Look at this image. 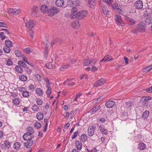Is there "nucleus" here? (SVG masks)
Instances as JSON below:
<instances>
[{
    "mask_svg": "<svg viewBox=\"0 0 152 152\" xmlns=\"http://www.w3.org/2000/svg\"><path fill=\"white\" fill-rule=\"evenodd\" d=\"M49 9V7L44 5L42 6L40 8L41 11L44 13H48Z\"/></svg>",
    "mask_w": 152,
    "mask_h": 152,
    "instance_id": "ddd939ff",
    "label": "nucleus"
},
{
    "mask_svg": "<svg viewBox=\"0 0 152 152\" xmlns=\"http://www.w3.org/2000/svg\"><path fill=\"white\" fill-rule=\"evenodd\" d=\"M15 54L17 57H20L22 55V53L21 51L19 50H16L15 51Z\"/></svg>",
    "mask_w": 152,
    "mask_h": 152,
    "instance_id": "a18cd8bd",
    "label": "nucleus"
},
{
    "mask_svg": "<svg viewBox=\"0 0 152 152\" xmlns=\"http://www.w3.org/2000/svg\"><path fill=\"white\" fill-rule=\"evenodd\" d=\"M67 66H66V65H63L60 68V69L61 70L64 71L65 70V69H67Z\"/></svg>",
    "mask_w": 152,
    "mask_h": 152,
    "instance_id": "052dcab7",
    "label": "nucleus"
},
{
    "mask_svg": "<svg viewBox=\"0 0 152 152\" xmlns=\"http://www.w3.org/2000/svg\"><path fill=\"white\" fill-rule=\"evenodd\" d=\"M88 132L89 136H92L94 132V128L92 126L89 127L88 129Z\"/></svg>",
    "mask_w": 152,
    "mask_h": 152,
    "instance_id": "dca6fc26",
    "label": "nucleus"
},
{
    "mask_svg": "<svg viewBox=\"0 0 152 152\" xmlns=\"http://www.w3.org/2000/svg\"><path fill=\"white\" fill-rule=\"evenodd\" d=\"M100 107L99 106L97 105L93 107L91 109L89 110L88 113H91V112H95L97 110H99Z\"/></svg>",
    "mask_w": 152,
    "mask_h": 152,
    "instance_id": "393cba45",
    "label": "nucleus"
},
{
    "mask_svg": "<svg viewBox=\"0 0 152 152\" xmlns=\"http://www.w3.org/2000/svg\"><path fill=\"white\" fill-rule=\"evenodd\" d=\"M36 117L37 119L39 120H41L43 118V114L42 113H38L37 114Z\"/></svg>",
    "mask_w": 152,
    "mask_h": 152,
    "instance_id": "c756f323",
    "label": "nucleus"
},
{
    "mask_svg": "<svg viewBox=\"0 0 152 152\" xmlns=\"http://www.w3.org/2000/svg\"><path fill=\"white\" fill-rule=\"evenodd\" d=\"M138 148L140 150H143L146 147V145L143 143H140L138 144Z\"/></svg>",
    "mask_w": 152,
    "mask_h": 152,
    "instance_id": "bb28decb",
    "label": "nucleus"
},
{
    "mask_svg": "<svg viewBox=\"0 0 152 152\" xmlns=\"http://www.w3.org/2000/svg\"><path fill=\"white\" fill-rule=\"evenodd\" d=\"M71 25L75 28H77L80 26V24L78 21H75L72 23Z\"/></svg>",
    "mask_w": 152,
    "mask_h": 152,
    "instance_id": "6ab92c4d",
    "label": "nucleus"
},
{
    "mask_svg": "<svg viewBox=\"0 0 152 152\" xmlns=\"http://www.w3.org/2000/svg\"><path fill=\"white\" fill-rule=\"evenodd\" d=\"M34 35V33L33 31L32 30H30V37L31 38H33V37Z\"/></svg>",
    "mask_w": 152,
    "mask_h": 152,
    "instance_id": "0e129e2a",
    "label": "nucleus"
},
{
    "mask_svg": "<svg viewBox=\"0 0 152 152\" xmlns=\"http://www.w3.org/2000/svg\"><path fill=\"white\" fill-rule=\"evenodd\" d=\"M18 63L19 65L22 67H25L26 65L25 63L22 61H18Z\"/></svg>",
    "mask_w": 152,
    "mask_h": 152,
    "instance_id": "49530a36",
    "label": "nucleus"
},
{
    "mask_svg": "<svg viewBox=\"0 0 152 152\" xmlns=\"http://www.w3.org/2000/svg\"><path fill=\"white\" fill-rule=\"evenodd\" d=\"M77 8L75 7H74L72 8L71 12H73L74 13H75L77 15Z\"/></svg>",
    "mask_w": 152,
    "mask_h": 152,
    "instance_id": "4d7b16f0",
    "label": "nucleus"
},
{
    "mask_svg": "<svg viewBox=\"0 0 152 152\" xmlns=\"http://www.w3.org/2000/svg\"><path fill=\"white\" fill-rule=\"evenodd\" d=\"M5 45L6 46L10 48L13 46L12 42L9 39H7L5 41Z\"/></svg>",
    "mask_w": 152,
    "mask_h": 152,
    "instance_id": "5701e85b",
    "label": "nucleus"
},
{
    "mask_svg": "<svg viewBox=\"0 0 152 152\" xmlns=\"http://www.w3.org/2000/svg\"><path fill=\"white\" fill-rule=\"evenodd\" d=\"M15 69L16 71L18 73H22L23 72V69L20 66H16Z\"/></svg>",
    "mask_w": 152,
    "mask_h": 152,
    "instance_id": "e433bc0d",
    "label": "nucleus"
},
{
    "mask_svg": "<svg viewBox=\"0 0 152 152\" xmlns=\"http://www.w3.org/2000/svg\"><path fill=\"white\" fill-rule=\"evenodd\" d=\"M74 2L75 3H74V1H73V4H74L75 6H78L80 5L79 2L78 1L76 0L75 1H74Z\"/></svg>",
    "mask_w": 152,
    "mask_h": 152,
    "instance_id": "13d9d810",
    "label": "nucleus"
},
{
    "mask_svg": "<svg viewBox=\"0 0 152 152\" xmlns=\"http://www.w3.org/2000/svg\"><path fill=\"white\" fill-rule=\"evenodd\" d=\"M4 144L5 145V147L7 149H9L11 147L10 143L7 140L4 141Z\"/></svg>",
    "mask_w": 152,
    "mask_h": 152,
    "instance_id": "58836bf2",
    "label": "nucleus"
},
{
    "mask_svg": "<svg viewBox=\"0 0 152 152\" xmlns=\"http://www.w3.org/2000/svg\"><path fill=\"white\" fill-rule=\"evenodd\" d=\"M88 14L87 11L83 10L80 11L77 13V16H78L79 19H81L83 17H86Z\"/></svg>",
    "mask_w": 152,
    "mask_h": 152,
    "instance_id": "9b49d317",
    "label": "nucleus"
},
{
    "mask_svg": "<svg viewBox=\"0 0 152 152\" xmlns=\"http://www.w3.org/2000/svg\"><path fill=\"white\" fill-rule=\"evenodd\" d=\"M115 20L117 25L121 26H124L125 23L120 15H115Z\"/></svg>",
    "mask_w": 152,
    "mask_h": 152,
    "instance_id": "f03ea898",
    "label": "nucleus"
},
{
    "mask_svg": "<svg viewBox=\"0 0 152 152\" xmlns=\"http://www.w3.org/2000/svg\"><path fill=\"white\" fill-rule=\"evenodd\" d=\"M36 101L38 105H41L43 103L42 100L40 98H37L36 99Z\"/></svg>",
    "mask_w": 152,
    "mask_h": 152,
    "instance_id": "a19ab883",
    "label": "nucleus"
},
{
    "mask_svg": "<svg viewBox=\"0 0 152 152\" xmlns=\"http://www.w3.org/2000/svg\"><path fill=\"white\" fill-rule=\"evenodd\" d=\"M27 132L26 133L33 135V134L34 133V131L33 127L29 126L27 128Z\"/></svg>",
    "mask_w": 152,
    "mask_h": 152,
    "instance_id": "aec40b11",
    "label": "nucleus"
},
{
    "mask_svg": "<svg viewBox=\"0 0 152 152\" xmlns=\"http://www.w3.org/2000/svg\"><path fill=\"white\" fill-rule=\"evenodd\" d=\"M33 143V142L32 140H29L27 142L24 143V145L26 147V148H28L32 145Z\"/></svg>",
    "mask_w": 152,
    "mask_h": 152,
    "instance_id": "2f4dec72",
    "label": "nucleus"
},
{
    "mask_svg": "<svg viewBox=\"0 0 152 152\" xmlns=\"http://www.w3.org/2000/svg\"><path fill=\"white\" fill-rule=\"evenodd\" d=\"M80 140L83 142H85L86 141L87 139V137L86 135L84 134H83L80 136Z\"/></svg>",
    "mask_w": 152,
    "mask_h": 152,
    "instance_id": "f704fd0d",
    "label": "nucleus"
},
{
    "mask_svg": "<svg viewBox=\"0 0 152 152\" xmlns=\"http://www.w3.org/2000/svg\"><path fill=\"white\" fill-rule=\"evenodd\" d=\"M22 95L24 97H27L29 96V92L27 91H25L23 92Z\"/></svg>",
    "mask_w": 152,
    "mask_h": 152,
    "instance_id": "de8ad7c7",
    "label": "nucleus"
},
{
    "mask_svg": "<svg viewBox=\"0 0 152 152\" xmlns=\"http://www.w3.org/2000/svg\"><path fill=\"white\" fill-rule=\"evenodd\" d=\"M46 67L48 69H50L53 67V64L51 62L46 64L45 65Z\"/></svg>",
    "mask_w": 152,
    "mask_h": 152,
    "instance_id": "c03bdc74",
    "label": "nucleus"
},
{
    "mask_svg": "<svg viewBox=\"0 0 152 152\" xmlns=\"http://www.w3.org/2000/svg\"><path fill=\"white\" fill-rule=\"evenodd\" d=\"M35 91L36 94L38 95V96H40L42 95L43 91L41 89L37 88L36 89Z\"/></svg>",
    "mask_w": 152,
    "mask_h": 152,
    "instance_id": "cd10ccee",
    "label": "nucleus"
},
{
    "mask_svg": "<svg viewBox=\"0 0 152 152\" xmlns=\"http://www.w3.org/2000/svg\"><path fill=\"white\" fill-rule=\"evenodd\" d=\"M38 8L36 6H34L29 10L30 15L32 16H35L37 15Z\"/></svg>",
    "mask_w": 152,
    "mask_h": 152,
    "instance_id": "39448f33",
    "label": "nucleus"
},
{
    "mask_svg": "<svg viewBox=\"0 0 152 152\" xmlns=\"http://www.w3.org/2000/svg\"><path fill=\"white\" fill-rule=\"evenodd\" d=\"M32 110L34 111H37L39 109V107L36 104H34L31 107Z\"/></svg>",
    "mask_w": 152,
    "mask_h": 152,
    "instance_id": "ea45409f",
    "label": "nucleus"
},
{
    "mask_svg": "<svg viewBox=\"0 0 152 152\" xmlns=\"http://www.w3.org/2000/svg\"><path fill=\"white\" fill-rule=\"evenodd\" d=\"M23 60L26 63L28 62V59L26 57V56L24 55H23Z\"/></svg>",
    "mask_w": 152,
    "mask_h": 152,
    "instance_id": "69168bd1",
    "label": "nucleus"
},
{
    "mask_svg": "<svg viewBox=\"0 0 152 152\" xmlns=\"http://www.w3.org/2000/svg\"><path fill=\"white\" fill-rule=\"evenodd\" d=\"M96 62V59L92 58L90 60L86 59L85 60L83 61V64L84 66H88L89 64H91L92 65L93 64H95Z\"/></svg>",
    "mask_w": 152,
    "mask_h": 152,
    "instance_id": "20e7f679",
    "label": "nucleus"
},
{
    "mask_svg": "<svg viewBox=\"0 0 152 152\" xmlns=\"http://www.w3.org/2000/svg\"><path fill=\"white\" fill-rule=\"evenodd\" d=\"M34 137V136L32 134L25 133L23 136V140H29Z\"/></svg>",
    "mask_w": 152,
    "mask_h": 152,
    "instance_id": "f8f14e48",
    "label": "nucleus"
},
{
    "mask_svg": "<svg viewBox=\"0 0 152 152\" xmlns=\"http://www.w3.org/2000/svg\"><path fill=\"white\" fill-rule=\"evenodd\" d=\"M79 134L78 132L76 131L74 133L73 135L72 136L71 138L72 139H74L77 136V135Z\"/></svg>",
    "mask_w": 152,
    "mask_h": 152,
    "instance_id": "603ef678",
    "label": "nucleus"
},
{
    "mask_svg": "<svg viewBox=\"0 0 152 152\" xmlns=\"http://www.w3.org/2000/svg\"><path fill=\"white\" fill-rule=\"evenodd\" d=\"M88 4L89 7L92 9H94L96 7V4L94 1H88Z\"/></svg>",
    "mask_w": 152,
    "mask_h": 152,
    "instance_id": "4be33fe9",
    "label": "nucleus"
},
{
    "mask_svg": "<svg viewBox=\"0 0 152 152\" xmlns=\"http://www.w3.org/2000/svg\"><path fill=\"white\" fill-rule=\"evenodd\" d=\"M21 12V10L19 9L12 8L8 10V13L10 15H16Z\"/></svg>",
    "mask_w": 152,
    "mask_h": 152,
    "instance_id": "7ed1b4c3",
    "label": "nucleus"
},
{
    "mask_svg": "<svg viewBox=\"0 0 152 152\" xmlns=\"http://www.w3.org/2000/svg\"><path fill=\"white\" fill-rule=\"evenodd\" d=\"M19 78L22 81H26L27 79V76L24 75H21L19 76Z\"/></svg>",
    "mask_w": 152,
    "mask_h": 152,
    "instance_id": "473e14b6",
    "label": "nucleus"
},
{
    "mask_svg": "<svg viewBox=\"0 0 152 152\" xmlns=\"http://www.w3.org/2000/svg\"><path fill=\"white\" fill-rule=\"evenodd\" d=\"M4 33L3 32H0V37L2 40L5 39L6 38V36L4 35Z\"/></svg>",
    "mask_w": 152,
    "mask_h": 152,
    "instance_id": "6e6d98bb",
    "label": "nucleus"
},
{
    "mask_svg": "<svg viewBox=\"0 0 152 152\" xmlns=\"http://www.w3.org/2000/svg\"><path fill=\"white\" fill-rule=\"evenodd\" d=\"M149 112L148 110L145 111L142 115V118L144 119H146L149 116Z\"/></svg>",
    "mask_w": 152,
    "mask_h": 152,
    "instance_id": "c85d7f7f",
    "label": "nucleus"
},
{
    "mask_svg": "<svg viewBox=\"0 0 152 152\" xmlns=\"http://www.w3.org/2000/svg\"><path fill=\"white\" fill-rule=\"evenodd\" d=\"M125 19L126 21L130 26L133 25L135 23V21L134 20L126 16H125Z\"/></svg>",
    "mask_w": 152,
    "mask_h": 152,
    "instance_id": "1a4fd4ad",
    "label": "nucleus"
},
{
    "mask_svg": "<svg viewBox=\"0 0 152 152\" xmlns=\"http://www.w3.org/2000/svg\"><path fill=\"white\" fill-rule=\"evenodd\" d=\"M145 22L148 24H150L152 23V17L150 16H147L145 20Z\"/></svg>",
    "mask_w": 152,
    "mask_h": 152,
    "instance_id": "72a5a7b5",
    "label": "nucleus"
},
{
    "mask_svg": "<svg viewBox=\"0 0 152 152\" xmlns=\"http://www.w3.org/2000/svg\"><path fill=\"white\" fill-rule=\"evenodd\" d=\"M45 48L46 49H49V42L48 40L46 41Z\"/></svg>",
    "mask_w": 152,
    "mask_h": 152,
    "instance_id": "bf43d9fd",
    "label": "nucleus"
},
{
    "mask_svg": "<svg viewBox=\"0 0 152 152\" xmlns=\"http://www.w3.org/2000/svg\"><path fill=\"white\" fill-rule=\"evenodd\" d=\"M12 61L11 58H9L7 61L6 64L7 65L10 66L12 64Z\"/></svg>",
    "mask_w": 152,
    "mask_h": 152,
    "instance_id": "8fccbe9b",
    "label": "nucleus"
},
{
    "mask_svg": "<svg viewBox=\"0 0 152 152\" xmlns=\"http://www.w3.org/2000/svg\"><path fill=\"white\" fill-rule=\"evenodd\" d=\"M113 59L109 55H106L104 58L100 62L102 61H107L108 62L112 60Z\"/></svg>",
    "mask_w": 152,
    "mask_h": 152,
    "instance_id": "412c9836",
    "label": "nucleus"
},
{
    "mask_svg": "<svg viewBox=\"0 0 152 152\" xmlns=\"http://www.w3.org/2000/svg\"><path fill=\"white\" fill-rule=\"evenodd\" d=\"M59 12V10L56 7L53 6H49L48 15L50 16H53L57 14Z\"/></svg>",
    "mask_w": 152,
    "mask_h": 152,
    "instance_id": "f257e3e1",
    "label": "nucleus"
},
{
    "mask_svg": "<svg viewBox=\"0 0 152 152\" xmlns=\"http://www.w3.org/2000/svg\"><path fill=\"white\" fill-rule=\"evenodd\" d=\"M41 124L38 121H36L34 124V126L37 129H40L41 127Z\"/></svg>",
    "mask_w": 152,
    "mask_h": 152,
    "instance_id": "c9c22d12",
    "label": "nucleus"
},
{
    "mask_svg": "<svg viewBox=\"0 0 152 152\" xmlns=\"http://www.w3.org/2000/svg\"><path fill=\"white\" fill-rule=\"evenodd\" d=\"M55 4L57 7H62L64 4V2L63 0H56Z\"/></svg>",
    "mask_w": 152,
    "mask_h": 152,
    "instance_id": "a211bd4d",
    "label": "nucleus"
},
{
    "mask_svg": "<svg viewBox=\"0 0 152 152\" xmlns=\"http://www.w3.org/2000/svg\"><path fill=\"white\" fill-rule=\"evenodd\" d=\"M134 6L137 9L140 10L142 9L143 7L142 1L140 0L136 1L134 3Z\"/></svg>",
    "mask_w": 152,
    "mask_h": 152,
    "instance_id": "423d86ee",
    "label": "nucleus"
},
{
    "mask_svg": "<svg viewBox=\"0 0 152 152\" xmlns=\"http://www.w3.org/2000/svg\"><path fill=\"white\" fill-rule=\"evenodd\" d=\"M103 126L100 125L99 126V129L103 134H107V131L106 129H105Z\"/></svg>",
    "mask_w": 152,
    "mask_h": 152,
    "instance_id": "a878e982",
    "label": "nucleus"
},
{
    "mask_svg": "<svg viewBox=\"0 0 152 152\" xmlns=\"http://www.w3.org/2000/svg\"><path fill=\"white\" fill-rule=\"evenodd\" d=\"M0 26L8 28V26L4 22H0Z\"/></svg>",
    "mask_w": 152,
    "mask_h": 152,
    "instance_id": "3c124183",
    "label": "nucleus"
},
{
    "mask_svg": "<svg viewBox=\"0 0 152 152\" xmlns=\"http://www.w3.org/2000/svg\"><path fill=\"white\" fill-rule=\"evenodd\" d=\"M35 24V21L32 20H29L26 23V26H28V28L30 30H31Z\"/></svg>",
    "mask_w": 152,
    "mask_h": 152,
    "instance_id": "0eeeda50",
    "label": "nucleus"
},
{
    "mask_svg": "<svg viewBox=\"0 0 152 152\" xmlns=\"http://www.w3.org/2000/svg\"><path fill=\"white\" fill-rule=\"evenodd\" d=\"M77 16V15L73 12H71V14L70 15V17L71 19H73L75 18Z\"/></svg>",
    "mask_w": 152,
    "mask_h": 152,
    "instance_id": "5fc2aeb1",
    "label": "nucleus"
},
{
    "mask_svg": "<svg viewBox=\"0 0 152 152\" xmlns=\"http://www.w3.org/2000/svg\"><path fill=\"white\" fill-rule=\"evenodd\" d=\"M44 80L46 84V87H50V85L52 84V83L49 80L48 78H45L44 79Z\"/></svg>",
    "mask_w": 152,
    "mask_h": 152,
    "instance_id": "7c9ffc66",
    "label": "nucleus"
},
{
    "mask_svg": "<svg viewBox=\"0 0 152 152\" xmlns=\"http://www.w3.org/2000/svg\"><path fill=\"white\" fill-rule=\"evenodd\" d=\"M115 102L113 101H108L105 103L106 106L108 108H112L114 105Z\"/></svg>",
    "mask_w": 152,
    "mask_h": 152,
    "instance_id": "2eb2a0df",
    "label": "nucleus"
},
{
    "mask_svg": "<svg viewBox=\"0 0 152 152\" xmlns=\"http://www.w3.org/2000/svg\"><path fill=\"white\" fill-rule=\"evenodd\" d=\"M102 10L103 13L105 15H108L109 12L106 5H103L102 6Z\"/></svg>",
    "mask_w": 152,
    "mask_h": 152,
    "instance_id": "4468645a",
    "label": "nucleus"
},
{
    "mask_svg": "<svg viewBox=\"0 0 152 152\" xmlns=\"http://www.w3.org/2000/svg\"><path fill=\"white\" fill-rule=\"evenodd\" d=\"M146 91L148 92L152 93V87L146 89Z\"/></svg>",
    "mask_w": 152,
    "mask_h": 152,
    "instance_id": "338daca9",
    "label": "nucleus"
},
{
    "mask_svg": "<svg viewBox=\"0 0 152 152\" xmlns=\"http://www.w3.org/2000/svg\"><path fill=\"white\" fill-rule=\"evenodd\" d=\"M20 100L19 98H16L13 100V102L15 105H18L20 103Z\"/></svg>",
    "mask_w": 152,
    "mask_h": 152,
    "instance_id": "4c0bfd02",
    "label": "nucleus"
},
{
    "mask_svg": "<svg viewBox=\"0 0 152 152\" xmlns=\"http://www.w3.org/2000/svg\"><path fill=\"white\" fill-rule=\"evenodd\" d=\"M21 146L20 143L19 142H16L13 144V148L16 150H18L20 148Z\"/></svg>",
    "mask_w": 152,
    "mask_h": 152,
    "instance_id": "b1692460",
    "label": "nucleus"
},
{
    "mask_svg": "<svg viewBox=\"0 0 152 152\" xmlns=\"http://www.w3.org/2000/svg\"><path fill=\"white\" fill-rule=\"evenodd\" d=\"M107 81L106 79L104 78H102L100 80L96 81L94 85V86L95 87H98L103 85L104 83H106Z\"/></svg>",
    "mask_w": 152,
    "mask_h": 152,
    "instance_id": "6e6552de",
    "label": "nucleus"
},
{
    "mask_svg": "<svg viewBox=\"0 0 152 152\" xmlns=\"http://www.w3.org/2000/svg\"><path fill=\"white\" fill-rule=\"evenodd\" d=\"M118 12L120 14L123 15L124 13V12L123 10L118 9Z\"/></svg>",
    "mask_w": 152,
    "mask_h": 152,
    "instance_id": "680f3d73",
    "label": "nucleus"
},
{
    "mask_svg": "<svg viewBox=\"0 0 152 152\" xmlns=\"http://www.w3.org/2000/svg\"><path fill=\"white\" fill-rule=\"evenodd\" d=\"M76 147L78 150L80 151L82 147V144L79 141H76L75 143Z\"/></svg>",
    "mask_w": 152,
    "mask_h": 152,
    "instance_id": "f3484780",
    "label": "nucleus"
},
{
    "mask_svg": "<svg viewBox=\"0 0 152 152\" xmlns=\"http://www.w3.org/2000/svg\"><path fill=\"white\" fill-rule=\"evenodd\" d=\"M142 139V136L140 134H138L137 135L136 138L135 140L137 142H138L141 140Z\"/></svg>",
    "mask_w": 152,
    "mask_h": 152,
    "instance_id": "09e8293b",
    "label": "nucleus"
},
{
    "mask_svg": "<svg viewBox=\"0 0 152 152\" xmlns=\"http://www.w3.org/2000/svg\"><path fill=\"white\" fill-rule=\"evenodd\" d=\"M18 94L17 93H12L11 94V96L13 97H15L17 96L18 95Z\"/></svg>",
    "mask_w": 152,
    "mask_h": 152,
    "instance_id": "774afa93",
    "label": "nucleus"
},
{
    "mask_svg": "<svg viewBox=\"0 0 152 152\" xmlns=\"http://www.w3.org/2000/svg\"><path fill=\"white\" fill-rule=\"evenodd\" d=\"M137 29L140 32H143L145 29V24L143 23H140L137 26Z\"/></svg>",
    "mask_w": 152,
    "mask_h": 152,
    "instance_id": "9d476101",
    "label": "nucleus"
},
{
    "mask_svg": "<svg viewBox=\"0 0 152 152\" xmlns=\"http://www.w3.org/2000/svg\"><path fill=\"white\" fill-rule=\"evenodd\" d=\"M24 51L26 53H30L32 52V50L29 48H26L24 50Z\"/></svg>",
    "mask_w": 152,
    "mask_h": 152,
    "instance_id": "864d4df0",
    "label": "nucleus"
},
{
    "mask_svg": "<svg viewBox=\"0 0 152 152\" xmlns=\"http://www.w3.org/2000/svg\"><path fill=\"white\" fill-rule=\"evenodd\" d=\"M81 94L80 93H78L76 96L75 97V101H77V99L80 96H81Z\"/></svg>",
    "mask_w": 152,
    "mask_h": 152,
    "instance_id": "e2e57ef3",
    "label": "nucleus"
},
{
    "mask_svg": "<svg viewBox=\"0 0 152 152\" xmlns=\"http://www.w3.org/2000/svg\"><path fill=\"white\" fill-rule=\"evenodd\" d=\"M10 48L7 46H5L3 48V50L4 52L6 53H9L11 50Z\"/></svg>",
    "mask_w": 152,
    "mask_h": 152,
    "instance_id": "37998d69",
    "label": "nucleus"
},
{
    "mask_svg": "<svg viewBox=\"0 0 152 152\" xmlns=\"http://www.w3.org/2000/svg\"><path fill=\"white\" fill-rule=\"evenodd\" d=\"M46 88H47V89L46 91V93L48 96L49 97L50 96L51 92V89L50 87H48Z\"/></svg>",
    "mask_w": 152,
    "mask_h": 152,
    "instance_id": "79ce46f5",
    "label": "nucleus"
}]
</instances>
